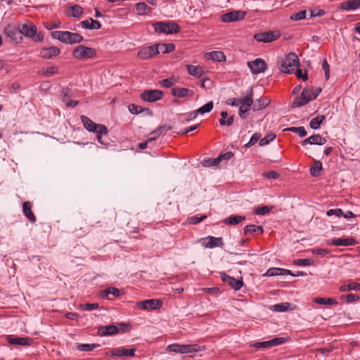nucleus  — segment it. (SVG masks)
Segmentation results:
<instances>
[{
	"mask_svg": "<svg viewBox=\"0 0 360 360\" xmlns=\"http://www.w3.org/2000/svg\"><path fill=\"white\" fill-rule=\"evenodd\" d=\"M81 120L86 130L96 134L97 140L100 143L106 145V143L102 140L103 135H107L108 132V130L105 125L96 124L85 115L81 116Z\"/></svg>",
	"mask_w": 360,
	"mask_h": 360,
	"instance_id": "f257e3e1",
	"label": "nucleus"
},
{
	"mask_svg": "<svg viewBox=\"0 0 360 360\" xmlns=\"http://www.w3.org/2000/svg\"><path fill=\"white\" fill-rule=\"evenodd\" d=\"M51 35L53 39L64 44H77L83 40V37L79 33L68 31H53Z\"/></svg>",
	"mask_w": 360,
	"mask_h": 360,
	"instance_id": "f03ea898",
	"label": "nucleus"
},
{
	"mask_svg": "<svg viewBox=\"0 0 360 360\" xmlns=\"http://www.w3.org/2000/svg\"><path fill=\"white\" fill-rule=\"evenodd\" d=\"M20 36H25L30 38L34 42H41L44 39V35L40 32L37 33V29L32 22L19 24Z\"/></svg>",
	"mask_w": 360,
	"mask_h": 360,
	"instance_id": "7ed1b4c3",
	"label": "nucleus"
},
{
	"mask_svg": "<svg viewBox=\"0 0 360 360\" xmlns=\"http://www.w3.org/2000/svg\"><path fill=\"white\" fill-rule=\"evenodd\" d=\"M153 26L156 32L166 34L177 33L180 30L179 25L172 21L154 22Z\"/></svg>",
	"mask_w": 360,
	"mask_h": 360,
	"instance_id": "20e7f679",
	"label": "nucleus"
},
{
	"mask_svg": "<svg viewBox=\"0 0 360 360\" xmlns=\"http://www.w3.org/2000/svg\"><path fill=\"white\" fill-rule=\"evenodd\" d=\"M299 60L297 55L290 53L285 58L282 59L281 70L285 73H292L298 66Z\"/></svg>",
	"mask_w": 360,
	"mask_h": 360,
	"instance_id": "39448f33",
	"label": "nucleus"
},
{
	"mask_svg": "<svg viewBox=\"0 0 360 360\" xmlns=\"http://www.w3.org/2000/svg\"><path fill=\"white\" fill-rule=\"evenodd\" d=\"M270 101L266 97L255 98L252 91H249V110L252 109L254 112L260 111L264 109Z\"/></svg>",
	"mask_w": 360,
	"mask_h": 360,
	"instance_id": "423d86ee",
	"label": "nucleus"
},
{
	"mask_svg": "<svg viewBox=\"0 0 360 360\" xmlns=\"http://www.w3.org/2000/svg\"><path fill=\"white\" fill-rule=\"evenodd\" d=\"M167 351L180 354H188L200 350L198 345H179L172 344L167 347Z\"/></svg>",
	"mask_w": 360,
	"mask_h": 360,
	"instance_id": "0eeeda50",
	"label": "nucleus"
},
{
	"mask_svg": "<svg viewBox=\"0 0 360 360\" xmlns=\"http://www.w3.org/2000/svg\"><path fill=\"white\" fill-rule=\"evenodd\" d=\"M246 14V12L242 10H233L222 14L220 20L226 23L239 22L245 19Z\"/></svg>",
	"mask_w": 360,
	"mask_h": 360,
	"instance_id": "6e6552de",
	"label": "nucleus"
},
{
	"mask_svg": "<svg viewBox=\"0 0 360 360\" xmlns=\"http://www.w3.org/2000/svg\"><path fill=\"white\" fill-rule=\"evenodd\" d=\"M226 103L232 106H239V115L241 117H246L248 112V96L241 98H233L227 100Z\"/></svg>",
	"mask_w": 360,
	"mask_h": 360,
	"instance_id": "1a4fd4ad",
	"label": "nucleus"
},
{
	"mask_svg": "<svg viewBox=\"0 0 360 360\" xmlns=\"http://www.w3.org/2000/svg\"><path fill=\"white\" fill-rule=\"evenodd\" d=\"M96 53V50L90 46H77L72 52L74 57L78 59L91 58H93Z\"/></svg>",
	"mask_w": 360,
	"mask_h": 360,
	"instance_id": "9d476101",
	"label": "nucleus"
},
{
	"mask_svg": "<svg viewBox=\"0 0 360 360\" xmlns=\"http://www.w3.org/2000/svg\"><path fill=\"white\" fill-rule=\"evenodd\" d=\"M281 37L279 30L264 32L255 34L254 38L259 42L269 43Z\"/></svg>",
	"mask_w": 360,
	"mask_h": 360,
	"instance_id": "9b49d317",
	"label": "nucleus"
},
{
	"mask_svg": "<svg viewBox=\"0 0 360 360\" xmlns=\"http://www.w3.org/2000/svg\"><path fill=\"white\" fill-rule=\"evenodd\" d=\"M310 89H304L301 94L294 99L292 103V107L300 108L307 104L311 101L314 100V96H310Z\"/></svg>",
	"mask_w": 360,
	"mask_h": 360,
	"instance_id": "f8f14e48",
	"label": "nucleus"
},
{
	"mask_svg": "<svg viewBox=\"0 0 360 360\" xmlns=\"http://www.w3.org/2000/svg\"><path fill=\"white\" fill-rule=\"evenodd\" d=\"M286 341V338H275L270 340L264 341V342H258L254 344L250 345V347H254L257 349L261 348H270L274 346L281 345L285 343Z\"/></svg>",
	"mask_w": 360,
	"mask_h": 360,
	"instance_id": "ddd939ff",
	"label": "nucleus"
},
{
	"mask_svg": "<svg viewBox=\"0 0 360 360\" xmlns=\"http://www.w3.org/2000/svg\"><path fill=\"white\" fill-rule=\"evenodd\" d=\"M267 68V64L262 58H256L254 60L249 61V68L253 75L264 72Z\"/></svg>",
	"mask_w": 360,
	"mask_h": 360,
	"instance_id": "4468645a",
	"label": "nucleus"
},
{
	"mask_svg": "<svg viewBox=\"0 0 360 360\" xmlns=\"http://www.w3.org/2000/svg\"><path fill=\"white\" fill-rule=\"evenodd\" d=\"M163 92L158 89L146 90L141 94L142 100L148 102H155L160 100Z\"/></svg>",
	"mask_w": 360,
	"mask_h": 360,
	"instance_id": "2eb2a0df",
	"label": "nucleus"
},
{
	"mask_svg": "<svg viewBox=\"0 0 360 360\" xmlns=\"http://www.w3.org/2000/svg\"><path fill=\"white\" fill-rule=\"evenodd\" d=\"M4 34L8 38H10L15 43H20L22 36H20L19 25L16 27L15 25H8L4 30Z\"/></svg>",
	"mask_w": 360,
	"mask_h": 360,
	"instance_id": "dca6fc26",
	"label": "nucleus"
},
{
	"mask_svg": "<svg viewBox=\"0 0 360 360\" xmlns=\"http://www.w3.org/2000/svg\"><path fill=\"white\" fill-rule=\"evenodd\" d=\"M160 53L159 46H143L138 51V57L141 59H148Z\"/></svg>",
	"mask_w": 360,
	"mask_h": 360,
	"instance_id": "f3484780",
	"label": "nucleus"
},
{
	"mask_svg": "<svg viewBox=\"0 0 360 360\" xmlns=\"http://www.w3.org/2000/svg\"><path fill=\"white\" fill-rule=\"evenodd\" d=\"M202 245L206 248H214L216 247H221L223 245L222 238H216L214 236H207L200 240Z\"/></svg>",
	"mask_w": 360,
	"mask_h": 360,
	"instance_id": "a211bd4d",
	"label": "nucleus"
},
{
	"mask_svg": "<svg viewBox=\"0 0 360 360\" xmlns=\"http://www.w3.org/2000/svg\"><path fill=\"white\" fill-rule=\"evenodd\" d=\"M137 307L142 309H157L161 307L162 302L159 300L150 299L137 302Z\"/></svg>",
	"mask_w": 360,
	"mask_h": 360,
	"instance_id": "6ab92c4d",
	"label": "nucleus"
},
{
	"mask_svg": "<svg viewBox=\"0 0 360 360\" xmlns=\"http://www.w3.org/2000/svg\"><path fill=\"white\" fill-rule=\"evenodd\" d=\"M136 349H127L124 347H117L110 349V354L112 356L127 357L134 356L135 355Z\"/></svg>",
	"mask_w": 360,
	"mask_h": 360,
	"instance_id": "aec40b11",
	"label": "nucleus"
},
{
	"mask_svg": "<svg viewBox=\"0 0 360 360\" xmlns=\"http://www.w3.org/2000/svg\"><path fill=\"white\" fill-rule=\"evenodd\" d=\"M72 96V91L68 88H63L61 91V97L63 103H65L67 107H75L78 105L77 101H71L70 98Z\"/></svg>",
	"mask_w": 360,
	"mask_h": 360,
	"instance_id": "412c9836",
	"label": "nucleus"
},
{
	"mask_svg": "<svg viewBox=\"0 0 360 360\" xmlns=\"http://www.w3.org/2000/svg\"><path fill=\"white\" fill-rule=\"evenodd\" d=\"M328 244L334 246H350L356 245V240L354 238H338L331 239L330 242H328Z\"/></svg>",
	"mask_w": 360,
	"mask_h": 360,
	"instance_id": "4be33fe9",
	"label": "nucleus"
},
{
	"mask_svg": "<svg viewBox=\"0 0 360 360\" xmlns=\"http://www.w3.org/2000/svg\"><path fill=\"white\" fill-rule=\"evenodd\" d=\"M6 339L8 343L11 345H16L21 346L30 345L32 342V339L28 337L18 338L12 335H8L6 337Z\"/></svg>",
	"mask_w": 360,
	"mask_h": 360,
	"instance_id": "5701e85b",
	"label": "nucleus"
},
{
	"mask_svg": "<svg viewBox=\"0 0 360 360\" xmlns=\"http://www.w3.org/2000/svg\"><path fill=\"white\" fill-rule=\"evenodd\" d=\"M221 277L224 283H226L229 285H230V286H231L236 290H239L243 285L242 281L237 280L233 277L229 276L226 275L225 273H221Z\"/></svg>",
	"mask_w": 360,
	"mask_h": 360,
	"instance_id": "b1692460",
	"label": "nucleus"
},
{
	"mask_svg": "<svg viewBox=\"0 0 360 360\" xmlns=\"http://www.w3.org/2000/svg\"><path fill=\"white\" fill-rule=\"evenodd\" d=\"M174 96L178 98L192 97L194 94L193 90L184 87H175L172 90Z\"/></svg>",
	"mask_w": 360,
	"mask_h": 360,
	"instance_id": "393cba45",
	"label": "nucleus"
},
{
	"mask_svg": "<svg viewBox=\"0 0 360 360\" xmlns=\"http://www.w3.org/2000/svg\"><path fill=\"white\" fill-rule=\"evenodd\" d=\"M120 329L115 325L101 326L98 330V333L100 335H112L118 333Z\"/></svg>",
	"mask_w": 360,
	"mask_h": 360,
	"instance_id": "a878e982",
	"label": "nucleus"
},
{
	"mask_svg": "<svg viewBox=\"0 0 360 360\" xmlns=\"http://www.w3.org/2000/svg\"><path fill=\"white\" fill-rule=\"evenodd\" d=\"M59 53L60 50L58 46H45L40 51L41 56L45 58H51L58 55Z\"/></svg>",
	"mask_w": 360,
	"mask_h": 360,
	"instance_id": "bb28decb",
	"label": "nucleus"
},
{
	"mask_svg": "<svg viewBox=\"0 0 360 360\" xmlns=\"http://www.w3.org/2000/svg\"><path fill=\"white\" fill-rule=\"evenodd\" d=\"M340 8L345 11H353L360 7V0H347L340 4Z\"/></svg>",
	"mask_w": 360,
	"mask_h": 360,
	"instance_id": "cd10ccee",
	"label": "nucleus"
},
{
	"mask_svg": "<svg viewBox=\"0 0 360 360\" xmlns=\"http://www.w3.org/2000/svg\"><path fill=\"white\" fill-rule=\"evenodd\" d=\"M83 8L77 4L69 6L67 11V15L69 17L80 18L83 14Z\"/></svg>",
	"mask_w": 360,
	"mask_h": 360,
	"instance_id": "c85d7f7f",
	"label": "nucleus"
},
{
	"mask_svg": "<svg viewBox=\"0 0 360 360\" xmlns=\"http://www.w3.org/2000/svg\"><path fill=\"white\" fill-rule=\"evenodd\" d=\"M186 68L189 75L195 77H200L205 72L203 68L200 65H186Z\"/></svg>",
	"mask_w": 360,
	"mask_h": 360,
	"instance_id": "c756f323",
	"label": "nucleus"
},
{
	"mask_svg": "<svg viewBox=\"0 0 360 360\" xmlns=\"http://www.w3.org/2000/svg\"><path fill=\"white\" fill-rule=\"evenodd\" d=\"M207 60H212L214 61L221 62L225 60V56L222 51H215L205 54Z\"/></svg>",
	"mask_w": 360,
	"mask_h": 360,
	"instance_id": "7c9ffc66",
	"label": "nucleus"
},
{
	"mask_svg": "<svg viewBox=\"0 0 360 360\" xmlns=\"http://www.w3.org/2000/svg\"><path fill=\"white\" fill-rule=\"evenodd\" d=\"M22 210L25 217L32 222L36 221V217L32 211L31 202L26 201L22 205Z\"/></svg>",
	"mask_w": 360,
	"mask_h": 360,
	"instance_id": "2f4dec72",
	"label": "nucleus"
},
{
	"mask_svg": "<svg viewBox=\"0 0 360 360\" xmlns=\"http://www.w3.org/2000/svg\"><path fill=\"white\" fill-rule=\"evenodd\" d=\"M290 303L281 302L276 304H273L269 307V310L272 311L283 312L290 309Z\"/></svg>",
	"mask_w": 360,
	"mask_h": 360,
	"instance_id": "473e14b6",
	"label": "nucleus"
},
{
	"mask_svg": "<svg viewBox=\"0 0 360 360\" xmlns=\"http://www.w3.org/2000/svg\"><path fill=\"white\" fill-rule=\"evenodd\" d=\"M172 129L171 127L167 126H161L157 128L155 130L151 132V137L148 140V141H151L153 140H155L158 136H160L162 133H165Z\"/></svg>",
	"mask_w": 360,
	"mask_h": 360,
	"instance_id": "72a5a7b5",
	"label": "nucleus"
},
{
	"mask_svg": "<svg viewBox=\"0 0 360 360\" xmlns=\"http://www.w3.org/2000/svg\"><path fill=\"white\" fill-rule=\"evenodd\" d=\"M245 219V217L240 215H231L223 220V222L226 225H236L239 224L243 220Z\"/></svg>",
	"mask_w": 360,
	"mask_h": 360,
	"instance_id": "f704fd0d",
	"label": "nucleus"
},
{
	"mask_svg": "<svg viewBox=\"0 0 360 360\" xmlns=\"http://www.w3.org/2000/svg\"><path fill=\"white\" fill-rule=\"evenodd\" d=\"M323 169L322 163L319 160H314V165L310 168V174L312 176H319Z\"/></svg>",
	"mask_w": 360,
	"mask_h": 360,
	"instance_id": "c9c22d12",
	"label": "nucleus"
},
{
	"mask_svg": "<svg viewBox=\"0 0 360 360\" xmlns=\"http://www.w3.org/2000/svg\"><path fill=\"white\" fill-rule=\"evenodd\" d=\"M339 290L341 292H347L350 290L360 291V283L352 282L347 285L345 284L340 287Z\"/></svg>",
	"mask_w": 360,
	"mask_h": 360,
	"instance_id": "e433bc0d",
	"label": "nucleus"
},
{
	"mask_svg": "<svg viewBox=\"0 0 360 360\" xmlns=\"http://www.w3.org/2000/svg\"><path fill=\"white\" fill-rule=\"evenodd\" d=\"M214 104L212 101H210L205 105H202L200 108H198L197 110L193 111L194 116L193 117H195L198 114H204L206 112H210L212 108H213Z\"/></svg>",
	"mask_w": 360,
	"mask_h": 360,
	"instance_id": "4c0bfd02",
	"label": "nucleus"
},
{
	"mask_svg": "<svg viewBox=\"0 0 360 360\" xmlns=\"http://www.w3.org/2000/svg\"><path fill=\"white\" fill-rule=\"evenodd\" d=\"M325 119L326 117L323 115H319L316 117H314L309 122L310 127L313 129H318Z\"/></svg>",
	"mask_w": 360,
	"mask_h": 360,
	"instance_id": "58836bf2",
	"label": "nucleus"
},
{
	"mask_svg": "<svg viewBox=\"0 0 360 360\" xmlns=\"http://www.w3.org/2000/svg\"><path fill=\"white\" fill-rule=\"evenodd\" d=\"M274 208L273 205H264L254 209L252 214L257 215H265L269 214Z\"/></svg>",
	"mask_w": 360,
	"mask_h": 360,
	"instance_id": "ea45409f",
	"label": "nucleus"
},
{
	"mask_svg": "<svg viewBox=\"0 0 360 360\" xmlns=\"http://www.w3.org/2000/svg\"><path fill=\"white\" fill-rule=\"evenodd\" d=\"M311 140V145L322 146L326 143V139L322 137L320 134H314L309 136Z\"/></svg>",
	"mask_w": 360,
	"mask_h": 360,
	"instance_id": "a19ab883",
	"label": "nucleus"
},
{
	"mask_svg": "<svg viewBox=\"0 0 360 360\" xmlns=\"http://www.w3.org/2000/svg\"><path fill=\"white\" fill-rule=\"evenodd\" d=\"M136 8L139 15L148 14L151 11V8L148 6L144 2L136 4Z\"/></svg>",
	"mask_w": 360,
	"mask_h": 360,
	"instance_id": "79ce46f5",
	"label": "nucleus"
},
{
	"mask_svg": "<svg viewBox=\"0 0 360 360\" xmlns=\"http://www.w3.org/2000/svg\"><path fill=\"white\" fill-rule=\"evenodd\" d=\"M221 118L219 120L221 125L231 126L233 124V118L232 116L228 117V113L226 111L221 112Z\"/></svg>",
	"mask_w": 360,
	"mask_h": 360,
	"instance_id": "37998d69",
	"label": "nucleus"
},
{
	"mask_svg": "<svg viewBox=\"0 0 360 360\" xmlns=\"http://www.w3.org/2000/svg\"><path fill=\"white\" fill-rule=\"evenodd\" d=\"M109 295H112L114 297H118L120 295V290L118 288L111 287L106 288L102 292V296L103 297H105L110 299L108 297Z\"/></svg>",
	"mask_w": 360,
	"mask_h": 360,
	"instance_id": "c03bdc74",
	"label": "nucleus"
},
{
	"mask_svg": "<svg viewBox=\"0 0 360 360\" xmlns=\"http://www.w3.org/2000/svg\"><path fill=\"white\" fill-rule=\"evenodd\" d=\"M314 301L319 304L333 305L338 303L333 298L316 297Z\"/></svg>",
	"mask_w": 360,
	"mask_h": 360,
	"instance_id": "a18cd8bd",
	"label": "nucleus"
},
{
	"mask_svg": "<svg viewBox=\"0 0 360 360\" xmlns=\"http://www.w3.org/2000/svg\"><path fill=\"white\" fill-rule=\"evenodd\" d=\"M99 347L98 344H79L77 346V349L82 352L92 351L95 348Z\"/></svg>",
	"mask_w": 360,
	"mask_h": 360,
	"instance_id": "49530a36",
	"label": "nucleus"
},
{
	"mask_svg": "<svg viewBox=\"0 0 360 360\" xmlns=\"http://www.w3.org/2000/svg\"><path fill=\"white\" fill-rule=\"evenodd\" d=\"M285 130L296 133L300 137H304L307 135V132L305 130L304 127H291L285 129Z\"/></svg>",
	"mask_w": 360,
	"mask_h": 360,
	"instance_id": "de8ad7c7",
	"label": "nucleus"
},
{
	"mask_svg": "<svg viewBox=\"0 0 360 360\" xmlns=\"http://www.w3.org/2000/svg\"><path fill=\"white\" fill-rule=\"evenodd\" d=\"M359 296L358 295L354 294H348L344 295L340 297V300L342 301H345L347 303H352L356 302L359 300Z\"/></svg>",
	"mask_w": 360,
	"mask_h": 360,
	"instance_id": "09e8293b",
	"label": "nucleus"
},
{
	"mask_svg": "<svg viewBox=\"0 0 360 360\" xmlns=\"http://www.w3.org/2000/svg\"><path fill=\"white\" fill-rule=\"evenodd\" d=\"M176 82V79L175 78L174 76H173V77H170L169 78L162 79V81L160 82V84L161 86H162L165 88H169V87H171L172 86H173Z\"/></svg>",
	"mask_w": 360,
	"mask_h": 360,
	"instance_id": "8fccbe9b",
	"label": "nucleus"
},
{
	"mask_svg": "<svg viewBox=\"0 0 360 360\" xmlns=\"http://www.w3.org/2000/svg\"><path fill=\"white\" fill-rule=\"evenodd\" d=\"M57 68L54 66L47 68L46 69H42L39 71V74L44 76L49 77L57 73Z\"/></svg>",
	"mask_w": 360,
	"mask_h": 360,
	"instance_id": "3c124183",
	"label": "nucleus"
},
{
	"mask_svg": "<svg viewBox=\"0 0 360 360\" xmlns=\"http://www.w3.org/2000/svg\"><path fill=\"white\" fill-rule=\"evenodd\" d=\"M276 139V134L274 133H270L267 134L265 137L260 139L259 146H264L269 144L271 141H274Z\"/></svg>",
	"mask_w": 360,
	"mask_h": 360,
	"instance_id": "603ef678",
	"label": "nucleus"
},
{
	"mask_svg": "<svg viewBox=\"0 0 360 360\" xmlns=\"http://www.w3.org/2000/svg\"><path fill=\"white\" fill-rule=\"evenodd\" d=\"M294 264L297 266H311L314 262L310 259H300L293 261Z\"/></svg>",
	"mask_w": 360,
	"mask_h": 360,
	"instance_id": "864d4df0",
	"label": "nucleus"
},
{
	"mask_svg": "<svg viewBox=\"0 0 360 360\" xmlns=\"http://www.w3.org/2000/svg\"><path fill=\"white\" fill-rule=\"evenodd\" d=\"M262 233H263V228L262 226L249 224V234L260 235Z\"/></svg>",
	"mask_w": 360,
	"mask_h": 360,
	"instance_id": "5fc2aeb1",
	"label": "nucleus"
},
{
	"mask_svg": "<svg viewBox=\"0 0 360 360\" xmlns=\"http://www.w3.org/2000/svg\"><path fill=\"white\" fill-rule=\"evenodd\" d=\"M220 162V158H210L203 161L202 165L206 167L217 165Z\"/></svg>",
	"mask_w": 360,
	"mask_h": 360,
	"instance_id": "6e6d98bb",
	"label": "nucleus"
},
{
	"mask_svg": "<svg viewBox=\"0 0 360 360\" xmlns=\"http://www.w3.org/2000/svg\"><path fill=\"white\" fill-rule=\"evenodd\" d=\"M282 269L281 268H270L267 270L266 274H264L266 276H281L282 274Z\"/></svg>",
	"mask_w": 360,
	"mask_h": 360,
	"instance_id": "4d7b16f0",
	"label": "nucleus"
},
{
	"mask_svg": "<svg viewBox=\"0 0 360 360\" xmlns=\"http://www.w3.org/2000/svg\"><path fill=\"white\" fill-rule=\"evenodd\" d=\"M79 308L85 311H91L98 308L97 303H86L85 304H80Z\"/></svg>",
	"mask_w": 360,
	"mask_h": 360,
	"instance_id": "13d9d810",
	"label": "nucleus"
},
{
	"mask_svg": "<svg viewBox=\"0 0 360 360\" xmlns=\"http://www.w3.org/2000/svg\"><path fill=\"white\" fill-rule=\"evenodd\" d=\"M306 18V11H300L296 13L292 14L290 16V19L292 20H300Z\"/></svg>",
	"mask_w": 360,
	"mask_h": 360,
	"instance_id": "bf43d9fd",
	"label": "nucleus"
},
{
	"mask_svg": "<svg viewBox=\"0 0 360 360\" xmlns=\"http://www.w3.org/2000/svg\"><path fill=\"white\" fill-rule=\"evenodd\" d=\"M129 110L132 114L138 115L141 113L142 111H143V108L141 106L135 104H130L129 105Z\"/></svg>",
	"mask_w": 360,
	"mask_h": 360,
	"instance_id": "052dcab7",
	"label": "nucleus"
},
{
	"mask_svg": "<svg viewBox=\"0 0 360 360\" xmlns=\"http://www.w3.org/2000/svg\"><path fill=\"white\" fill-rule=\"evenodd\" d=\"M326 214L328 217L335 215V216H336L338 217H341L343 215V212L340 208L331 209V210H329L328 211H327Z\"/></svg>",
	"mask_w": 360,
	"mask_h": 360,
	"instance_id": "680f3d73",
	"label": "nucleus"
},
{
	"mask_svg": "<svg viewBox=\"0 0 360 360\" xmlns=\"http://www.w3.org/2000/svg\"><path fill=\"white\" fill-rule=\"evenodd\" d=\"M260 139H262V134L260 133L254 134L249 140V147L256 143L258 141H260Z\"/></svg>",
	"mask_w": 360,
	"mask_h": 360,
	"instance_id": "e2e57ef3",
	"label": "nucleus"
},
{
	"mask_svg": "<svg viewBox=\"0 0 360 360\" xmlns=\"http://www.w3.org/2000/svg\"><path fill=\"white\" fill-rule=\"evenodd\" d=\"M322 68L324 70L326 79H328L330 77V66L326 60V59H324L323 63H322Z\"/></svg>",
	"mask_w": 360,
	"mask_h": 360,
	"instance_id": "0e129e2a",
	"label": "nucleus"
},
{
	"mask_svg": "<svg viewBox=\"0 0 360 360\" xmlns=\"http://www.w3.org/2000/svg\"><path fill=\"white\" fill-rule=\"evenodd\" d=\"M206 215L201 216L200 217L197 216L191 217L188 219L190 224H196L201 222L203 219L206 218Z\"/></svg>",
	"mask_w": 360,
	"mask_h": 360,
	"instance_id": "69168bd1",
	"label": "nucleus"
},
{
	"mask_svg": "<svg viewBox=\"0 0 360 360\" xmlns=\"http://www.w3.org/2000/svg\"><path fill=\"white\" fill-rule=\"evenodd\" d=\"M311 252L314 255H325L330 252V250L328 249H322V248H314L311 250Z\"/></svg>",
	"mask_w": 360,
	"mask_h": 360,
	"instance_id": "338daca9",
	"label": "nucleus"
},
{
	"mask_svg": "<svg viewBox=\"0 0 360 360\" xmlns=\"http://www.w3.org/2000/svg\"><path fill=\"white\" fill-rule=\"evenodd\" d=\"M264 175L267 179H276L279 177V174L275 171H269V172L264 173Z\"/></svg>",
	"mask_w": 360,
	"mask_h": 360,
	"instance_id": "774afa93",
	"label": "nucleus"
}]
</instances>
